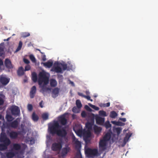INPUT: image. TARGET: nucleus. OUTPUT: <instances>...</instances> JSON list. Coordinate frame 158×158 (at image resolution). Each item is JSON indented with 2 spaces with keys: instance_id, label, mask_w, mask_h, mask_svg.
Masks as SVG:
<instances>
[{
  "instance_id": "obj_42",
  "label": "nucleus",
  "mask_w": 158,
  "mask_h": 158,
  "mask_svg": "<svg viewBox=\"0 0 158 158\" xmlns=\"http://www.w3.org/2000/svg\"><path fill=\"white\" fill-rule=\"evenodd\" d=\"M22 42L21 41H19V46L16 49V51H18L21 49L22 46Z\"/></svg>"
},
{
  "instance_id": "obj_29",
  "label": "nucleus",
  "mask_w": 158,
  "mask_h": 158,
  "mask_svg": "<svg viewBox=\"0 0 158 158\" xmlns=\"http://www.w3.org/2000/svg\"><path fill=\"white\" fill-rule=\"evenodd\" d=\"M93 123L90 122H87L85 124V127L88 129V130H90L92 129Z\"/></svg>"
},
{
  "instance_id": "obj_13",
  "label": "nucleus",
  "mask_w": 158,
  "mask_h": 158,
  "mask_svg": "<svg viewBox=\"0 0 158 158\" xmlns=\"http://www.w3.org/2000/svg\"><path fill=\"white\" fill-rule=\"evenodd\" d=\"M10 79L2 76H0V82L3 85H6L9 82Z\"/></svg>"
},
{
  "instance_id": "obj_3",
  "label": "nucleus",
  "mask_w": 158,
  "mask_h": 158,
  "mask_svg": "<svg viewBox=\"0 0 158 158\" xmlns=\"http://www.w3.org/2000/svg\"><path fill=\"white\" fill-rule=\"evenodd\" d=\"M0 142L9 146L11 143L10 140L7 137L5 133H1L0 137Z\"/></svg>"
},
{
  "instance_id": "obj_28",
  "label": "nucleus",
  "mask_w": 158,
  "mask_h": 158,
  "mask_svg": "<svg viewBox=\"0 0 158 158\" xmlns=\"http://www.w3.org/2000/svg\"><path fill=\"white\" fill-rule=\"evenodd\" d=\"M32 120L35 122L37 121L39 119V117L38 115L35 114V112H33L32 115Z\"/></svg>"
},
{
  "instance_id": "obj_12",
  "label": "nucleus",
  "mask_w": 158,
  "mask_h": 158,
  "mask_svg": "<svg viewBox=\"0 0 158 158\" xmlns=\"http://www.w3.org/2000/svg\"><path fill=\"white\" fill-rule=\"evenodd\" d=\"M96 123L98 124L102 125L105 121V118L101 117L98 115H96L95 116Z\"/></svg>"
},
{
  "instance_id": "obj_33",
  "label": "nucleus",
  "mask_w": 158,
  "mask_h": 158,
  "mask_svg": "<svg viewBox=\"0 0 158 158\" xmlns=\"http://www.w3.org/2000/svg\"><path fill=\"white\" fill-rule=\"evenodd\" d=\"M61 65L64 70H69V69H71L72 68V66H71V68H69V67L67 66V64H66L61 63Z\"/></svg>"
},
{
  "instance_id": "obj_64",
  "label": "nucleus",
  "mask_w": 158,
  "mask_h": 158,
  "mask_svg": "<svg viewBox=\"0 0 158 158\" xmlns=\"http://www.w3.org/2000/svg\"><path fill=\"white\" fill-rule=\"evenodd\" d=\"M70 83H71V84H72L74 86V83H73V81H71V82H70Z\"/></svg>"
},
{
  "instance_id": "obj_32",
  "label": "nucleus",
  "mask_w": 158,
  "mask_h": 158,
  "mask_svg": "<svg viewBox=\"0 0 158 158\" xmlns=\"http://www.w3.org/2000/svg\"><path fill=\"white\" fill-rule=\"evenodd\" d=\"M110 135L108 133H107L105 135L102 139L107 142L110 139Z\"/></svg>"
},
{
  "instance_id": "obj_51",
  "label": "nucleus",
  "mask_w": 158,
  "mask_h": 158,
  "mask_svg": "<svg viewBox=\"0 0 158 158\" xmlns=\"http://www.w3.org/2000/svg\"><path fill=\"white\" fill-rule=\"evenodd\" d=\"M30 69H31L30 66L29 65H26L25 67V71H28V70H30Z\"/></svg>"
},
{
  "instance_id": "obj_31",
  "label": "nucleus",
  "mask_w": 158,
  "mask_h": 158,
  "mask_svg": "<svg viewBox=\"0 0 158 158\" xmlns=\"http://www.w3.org/2000/svg\"><path fill=\"white\" fill-rule=\"evenodd\" d=\"M32 79L35 82H36L37 80V77L36 73L35 72L33 73L32 74Z\"/></svg>"
},
{
  "instance_id": "obj_34",
  "label": "nucleus",
  "mask_w": 158,
  "mask_h": 158,
  "mask_svg": "<svg viewBox=\"0 0 158 158\" xmlns=\"http://www.w3.org/2000/svg\"><path fill=\"white\" fill-rule=\"evenodd\" d=\"M17 72L19 75L22 76L23 75L24 72L23 71V69L22 67H21L19 68Z\"/></svg>"
},
{
  "instance_id": "obj_26",
  "label": "nucleus",
  "mask_w": 158,
  "mask_h": 158,
  "mask_svg": "<svg viewBox=\"0 0 158 158\" xmlns=\"http://www.w3.org/2000/svg\"><path fill=\"white\" fill-rule=\"evenodd\" d=\"M50 85L52 87L56 86L57 84L56 81L54 79H51L50 81Z\"/></svg>"
},
{
  "instance_id": "obj_57",
  "label": "nucleus",
  "mask_w": 158,
  "mask_h": 158,
  "mask_svg": "<svg viewBox=\"0 0 158 158\" xmlns=\"http://www.w3.org/2000/svg\"><path fill=\"white\" fill-rule=\"evenodd\" d=\"M77 94L78 95H79V96H81L83 98H85V95H84L82 93L78 92Z\"/></svg>"
},
{
  "instance_id": "obj_25",
  "label": "nucleus",
  "mask_w": 158,
  "mask_h": 158,
  "mask_svg": "<svg viewBox=\"0 0 158 158\" xmlns=\"http://www.w3.org/2000/svg\"><path fill=\"white\" fill-rule=\"evenodd\" d=\"M6 118L8 122H11L14 119L11 115L9 114H6Z\"/></svg>"
},
{
  "instance_id": "obj_18",
  "label": "nucleus",
  "mask_w": 158,
  "mask_h": 158,
  "mask_svg": "<svg viewBox=\"0 0 158 158\" xmlns=\"http://www.w3.org/2000/svg\"><path fill=\"white\" fill-rule=\"evenodd\" d=\"M19 133L16 131H12L9 133V136L11 139H16Z\"/></svg>"
},
{
  "instance_id": "obj_17",
  "label": "nucleus",
  "mask_w": 158,
  "mask_h": 158,
  "mask_svg": "<svg viewBox=\"0 0 158 158\" xmlns=\"http://www.w3.org/2000/svg\"><path fill=\"white\" fill-rule=\"evenodd\" d=\"M36 87L35 86H33L31 88L30 92V95L31 98H34L36 93Z\"/></svg>"
},
{
  "instance_id": "obj_43",
  "label": "nucleus",
  "mask_w": 158,
  "mask_h": 158,
  "mask_svg": "<svg viewBox=\"0 0 158 158\" xmlns=\"http://www.w3.org/2000/svg\"><path fill=\"white\" fill-rule=\"evenodd\" d=\"M29 57L30 60L33 62H35L36 61V59L34 56L32 55H31L29 56Z\"/></svg>"
},
{
  "instance_id": "obj_24",
  "label": "nucleus",
  "mask_w": 158,
  "mask_h": 158,
  "mask_svg": "<svg viewBox=\"0 0 158 158\" xmlns=\"http://www.w3.org/2000/svg\"><path fill=\"white\" fill-rule=\"evenodd\" d=\"M53 71L57 73H63L61 68L58 66L55 67L53 69Z\"/></svg>"
},
{
  "instance_id": "obj_44",
  "label": "nucleus",
  "mask_w": 158,
  "mask_h": 158,
  "mask_svg": "<svg viewBox=\"0 0 158 158\" xmlns=\"http://www.w3.org/2000/svg\"><path fill=\"white\" fill-rule=\"evenodd\" d=\"M115 130L117 135H118L120 133L122 129L120 127H118L115 129Z\"/></svg>"
},
{
  "instance_id": "obj_22",
  "label": "nucleus",
  "mask_w": 158,
  "mask_h": 158,
  "mask_svg": "<svg viewBox=\"0 0 158 158\" xmlns=\"http://www.w3.org/2000/svg\"><path fill=\"white\" fill-rule=\"evenodd\" d=\"M73 141L75 142V144H76V147H80L81 146V142L79 141L74 136L73 137Z\"/></svg>"
},
{
  "instance_id": "obj_1",
  "label": "nucleus",
  "mask_w": 158,
  "mask_h": 158,
  "mask_svg": "<svg viewBox=\"0 0 158 158\" xmlns=\"http://www.w3.org/2000/svg\"><path fill=\"white\" fill-rule=\"evenodd\" d=\"M49 77H47L45 73L44 72H41L39 74V78L38 82L39 85H41L43 83H44V85L41 87V90L43 92L47 91L49 89L44 85H47L48 83Z\"/></svg>"
},
{
  "instance_id": "obj_45",
  "label": "nucleus",
  "mask_w": 158,
  "mask_h": 158,
  "mask_svg": "<svg viewBox=\"0 0 158 158\" xmlns=\"http://www.w3.org/2000/svg\"><path fill=\"white\" fill-rule=\"evenodd\" d=\"M112 123L117 125L121 126L122 123L120 122H117L116 121H113L112 122Z\"/></svg>"
},
{
  "instance_id": "obj_7",
  "label": "nucleus",
  "mask_w": 158,
  "mask_h": 158,
  "mask_svg": "<svg viewBox=\"0 0 158 158\" xmlns=\"http://www.w3.org/2000/svg\"><path fill=\"white\" fill-rule=\"evenodd\" d=\"M10 110L12 115L15 116H19L20 114V110L18 106H12L10 107Z\"/></svg>"
},
{
  "instance_id": "obj_9",
  "label": "nucleus",
  "mask_w": 158,
  "mask_h": 158,
  "mask_svg": "<svg viewBox=\"0 0 158 158\" xmlns=\"http://www.w3.org/2000/svg\"><path fill=\"white\" fill-rule=\"evenodd\" d=\"M67 134V133L65 127H62L59 129L56 133L58 136L62 138H65Z\"/></svg>"
},
{
  "instance_id": "obj_37",
  "label": "nucleus",
  "mask_w": 158,
  "mask_h": 158,
  "mask_svg": "<svg viewBox=\"0 0 158 158\" xmlns=\"http://www.w3.org/2000/svg\"><path fill=\"white\" fill-rule=\"evenodd\" d=\"M99 114L100 116H103V117H106L107 116L106 113V112L103 110H101L99 111Z\"/></svg>"
},
{
  "instance_id": "obj_15",
  "label": "nucleus",
  "mask_w": 158,
  "mask_h": 158,
  "mask_svg": "<svg viewBox=\"0 0 158 158\" xmlns=\"http://www.w3.org/2000/svg\"><path fill=\"white\" fill-rule=\"evenodd\" d=\"M4 63L6 67L7 68L11 69L13 68L11 61L8 58H6L5 59Z\"/></svg>"
},
{
  "instance_id": "obj_36",
  "label": "nucleus",
  "mask_w": 158,
  "mask_h": 158,
  "mask_svg": "<svg viewBox=\"0 0 158 158\" xmlns=\"http://www.w3.org/2000/svg\"><path fill=\"white\" fill-rule=\"evenodd\" d=\"M76 103L77 108L80 109L82 105L79 100H77L76 101Z\"/></svg>"
},
{
  "instance_id": "obj_47",
  "label": "nucleus",
  "mask_w": 158,
  "mask_h": 158,
  "mask_svg": "<svg viewBox=\"0 0 158 158\" xmlns=\"http://www.w3.org/2000/svg\"><path fill=\"white\" fill-rule=\"evenodd\" d=\"M74 158H82L80 153V152L77 153Z\"/></svg>"
},
{
  "instance_id": "obj_58",
  "label": "nucleus",
  "mask_w": 158,
  "mask_h": 158,
  "mask_svg": "<svg viewBox=\"0 0 158 158\" xmlns=\"http://www.w3.org/2000/svg\"><path fill=\"white\" fill-rule=\"evenodd\" d=\"M120 120L123 122H125L126 121V119L125 118H120Z\"/></svg>"
},
{
  "instance_id": "obj_59",
  "label": "nucleus",
  "mask_w": 158,
  "mask_h": 158,
  "mask_svg": "<svg viewBox=\"0 0 158 158\" xmlns=\"http://www.w3.org/2000/svg\"><path fill=\"white\" fill-rule=\"evenodd\" d=\"M3 102H3V100L2 99L0 98V105L3 104Z\"/></svg>"
},
{
  "instance_id": "obj_21",
  "label": "nucleus",
  "mask_w": 158,
  "mask_h": 158,
  "mask_svg": "<svg viewBox=\"0 0 158 158\" xmlns=\"http://www.w3.org/2000/svg\"><path fill=\"white\" fill-rule=\"evenodd\" d=\"M42 63L43 64L44 66L48 68H50L52 66L53 63L52 62L49 60L46 62L43 63Z\"/></svg>"
},
{
  "instance_id": "obj_11",
  "label": "nucleus",
  "mask_w": 158,
  "mask_h": 158,
  "mask_svg": "<svg viewBox=\"0 0 158 158\" xmlns=\"http://www.w3.org/2000/svg\"><path fill=\"white\" fill-rule=\"evenodd\" d=\"M70 148L68 146L66 145L65 147L61 149L60 152L61 156L63 157L65 156L70 152Z\"/></svg>"
},
{
  "instance_id": "obj_10",
  "label": "nucleus",
  "mask_w": 158,
  "mask_h": 158,
  "mask_svg": "<svg viewBox=\"0 0 158 158\" xmlns=\"http://www.w3.org/2000/svg\"><path fill=\"white\" fill-rule=\"evenodd\" d=\"M73 130L78 136L80 137H81L82 135L83 136L85 130H83L82 127H80L79 128L74 127L73 128Z\"/></svg>"
},
{
  "instance_id": "obj_54",
  "label": "nucleus",
  "mask_w": 158,
  "mask_h": 158,
  "mask_svg": "<svg viewBox=\"0 0 158 158\" xmlns=\"http://www.w3.org/2000/svg\"><path fill=\"white\" fill-rule=\"evenodd\" d=\"M23 61L26 64H29L30 63V61L27 59L26 58L23 59Z\"/></svg>"
},
{
  "instance_id": "obj_4",
  "label": "nucleus",
  "mask_w": 158,
  "mask_h": 158,
  "mask_svg": "<svg viewBox=\"0 0 158 158\" xmlns=\"http://www.w3.org/2000/svg\"><path fill=\"white\" fill-rule=\"evenodd\" d=\"M61 127L59 123L56 121L54 122L52 126L50 127V133L53 134H56V132L59 130V129Z\"/></svg>"
},
{
  "instance_id": "obj_46",
  "label": "nucleus",
  "mask_w": 158,
  "mask_h": 158,
  "mask_svg": "<svg viewBox=\"0 0 158 158\" xmlns=\"http://www.w3.org/2000/svg\"><path fill=\"white\" fill-rule=\"evenodd\" d=\"M0 155L1 158H5L6 157V152L2 153L0 152Z\"/></svg>"
},
{
  "instance_id": "obj_16",
  "label": "nucleus",
  "mask_w": 158,
  "mask_h": 158,
  "mask_svg": "<svg viewBox=\"0 0 158 158\" xmlns=\"http://www.w3.org/2000/svg\"><path fill=\"white\" fill-rule=\"evenodd\" d=\"M60 91V89L58 87H56L52 89V96L53 98H55L58 95Z\"/></svg>"
},
{
  "instance_id": "obj_2",
  "label": "nucleus",
  "mask_w": 158,
  "mask_h": 158,
  "mask_svg": "<svg viewBox=\"0 0 158 158\" xmlns=\"http://www.w3.org/2000/svg\"><path fill=\"white\" fill-rule=\"evenodd\" d=\"M85 152L87 156L89 157H93L97 156L98 154V150L96 149L88 148L85 150Z\"/></svg>"
},
{
  "instance_id": "obj_40",
  "label": "nucleus",
  "mask_w": 158,
  "mask_h": 158,
  "mask_svg": "<svg viewBox=\"0 0 158 158\" xmlns=\"http://www.w3.org/2000/svg\"><path fill=\"white\" fill-rule=\"evenodd\" d=\"M43 119L44 120H46L48 118V115L47 113H44L42 115Z\"/></svg>"
},
{
  "instance_id": "obj_27",
  "label": "nucleus",
  "mask_w": 158,
  "mask_h": 158,
  "mask_svg": "<svg viewBox=\"0 0 158 158\" xmlns=\"http://www.w3.org/2000/svg\"><path fill=\"white\" fill-rule=\"evenodd\" d=\"M118 116V114L116 112L114 111H112L110 112V117L112 118H115Z\"/></svg>"
},
{
  "instance_id": "obj_62",
  "label": "nucleus",
  "mask_w": 158,
  "mask_h": 158,
  "mask_svg": "<svg viewBox=\"0 0 158 158\" xmlns=\"http://www.w3.org/2000/svg\"><path fill=\"white\" fill-rule=\"evenodd\" d=\"M131 136V135H128L127 134L126 135V137L125 138L128 137V138H129Z\"/></svg>"
},
{
  "instance_id": "obj_55",
  "label": "nucleus",
  "mask_w": 158,
  "mask_h": 158,
  "mask_svg": "<svg viewBox=\"0 0 158 158\" xmlns=\"http://www.w3.org/2000/svg\"><path fill=\"white\" fill-rule=\"evenodd\" d=\"M84 98L87 99L88 100H90L91 102L93 101V100L90 99V97L89 96L85 95Z\"/></svg>"
},
{
  "instance_id": "obj_41",
  "label": "nucleus",
  "mask_w": 158,
  "mask_h": 158,
  "mask_svg": "<svg viewBox=\"0 0 158 158\" xmlns=\"http://www.w3.org/2000/svg\"><path fill=\"white\" fill-rule=\"evenodd\" d=\"M88 105H89V106H90L93 109H94V110H98L99 109V108L98 107H97L96 106H95V105H92V104H91V103H89L88 104Z\"/></svg>"
},
{
  "instance_id": "obj_61",
  "label": "nucleus",
  "mask_w": 158,
  "mask_h": 158,
  "mask_svg": "<svg viewBox=\"0 0 158 158\" xmlns=\"http://www.w3.org/2000/svg\"><path fill=\"white\" fill-rule=\"evenodd\" d=\"M58 78H63V76L61 75H58Z\"/></svg>"
},
{
  "instance_id": "obj_63",
  "label": "nucleus",
  "mask_w": 158,
  "mask_h": 158,
  "mask_svg": "<svg viewBox=\"0 0 158 158\" xmlns=\"http://www.w3.org/2000/svg\"><path fill=\"white\" fill-rule=\"evenodd\" d=\"M10 38L9 37V38H8L7 39H4L3 40L4 41H8L10 40Z\"/></svg>"
},
{
  "instance_id": "obj_20",
  "label": "nucleus",
  "mask_w": 158,
  "mask_h": 158,
  "mask_svg": "<svg viewBox=\"0 0 158 158\" xmlns=\"http://www.w3.org/2000/svg\"><path fill=\"white\" fill-rule=\"evenodd\" d=\"M21 148V146L20 144L18 143H14L12 149L17 151L20 150Z\"/></svg>"
},
{
  "instance_id": "obj_52",
  "label": "nucleus",
  "mask_w": 158,
  "mask_h": 158,
  "mask_svg": "<svg viewBox=\"0 0 158 158\" xmlns=\"http://www.w3.org/2000/svg\"><path fill=\"white\" fill-rule=\"evenodd\" d=\"M28 109L29 111H31L33 109V107L31 104H29L28 106Z\"/></svg>"
},
{
  "instance_id": "obj_14",
  "label": "nucleus",
  "mask_w": 158,
  "mask_h": 158,
  "mask_svg": "<svg viewBox=\"0 0 158 158\" xmlns=\"http://www.w3.org/2000/svg\"><path fill=\"white\" fill-rule=\"evenodd\" d=\"M107 142L103 139L100 140L99 143V147L100 149L104 150L106 149Z\"/></svg>"
},
{
  "instance_id": "obj_35",
  "label": "nucleus",
  "mask_w": 158,
  "mask_h": 158,
  "mask_svg": "<svg viewBox=\"0 0 158 158\" xmlns=\"http://www.w3.org/2000/svg\"><path fill=\"white\" fill-rule=\"evenodd\" d=\"M90 135L91 133L90 130H87V131H86L85 130L83 135L84 136H85L87 137H89L90 136Z\"/></svg>"
},
{
  "instance_id": "obj_48",
  "label": "nucleus",
  "mask_w": 158,
  "mask_h": 158,
  "mask_svg": "<svg viewBox=\"0 0 158 158\" xmlns=\"http://www.w3.org/2000/svg\"><path fill=\"white\" fill-rule=\"evenodd\" d=\"M85 108L87 111H91L92 110V109L87 105H86L85 106Z\"/></svg>"
},
{
  "instance_id": "obj_8",
  "label": "nucleus",
  "mask_w": 158,
  "mask_h": 158,
  "mask_svg": "<svg viewBox=\"0 0 158 158\" xmlns=\"http://www.w3.org/2000/svg\"><path fill=\"white\" fill-rule=\"evenodd\" d=\"M67 113H64V114L59 116L58 118V121L59 124L60 123L62 125L64 126L67 123V120L66 118V115Z\"/></svg>"
},
{
  "instance_id": "obj_50",
  "label": "nucleus",
  "mask_w": 158,
  "mask_h": 158,
  "mask_svg": "<svg viewBox=\"0 0 158 158\" xmlns=\"http://www.w3.org/2000/svg\"><path fill=\"white\" fill-rule=\"evenodd\" d=\"M110 103L107 102L106 103L103 104L102 105V106H103L104 107H109L110 106Z\"/></svg>"
},
{
  "instance_id": "obj_60",
  "label": "nucleus",
  "mask_w": 158,
  "mask_h": 158,
  "mask_svg": "<svg viewBox=\"0 0 158 158\" xmlns=\"http://www.w3.org/2000/svg\"><path fill=\"white\" fill-rule=\"evenodd\" d=\"M42 60L43 61H45L46 59L45 56H44L42 58Z\"/></svg>"
},
{
  "instance_id": "obj_56",
  "label": "nucleus",
  "mask_w": 158,
  "mask_h": 158,
  "mask_svg": "<svg viewBox=\"0 0 158 158\" xmlns=\"http://www.w3.org/2000/svg\"><path fill=\"white\" fill-rule=\"evenodd\" d=\"M39 106L41 108H43V101H41L39 103Z\"/></svg>"
},
{
  "instance_id": "obj_49",
  "label": "nucleus",
  "mask_w": 158,
  "mask_h": 158,
  "mask_svg": "<svg viewBox=\"0 0 158 158\" xmlns=\"http://www.w3.org/2000/svg\"><path fill=\"white\" fill-rule=\"evenodd\" d=\"M77 108V107L75 106L72 109L74 113H78V111Z\"/></svg>"
},
{
  "instance_id": "obj_30",
  "label": "nucleus",
  "mask_w": 158,
  "mask_h": 158,
  "mask_svg": "<svg viewBox=\"0 0 158 158\" xmlns=\"http://www.w3.org/2000/svg\"><path fill=\"white\" fill-rule=\"evenodd\" d=\"M8 146L4 143H0V150L4 151L6 150Z\"/></svg>"
},
{
  "instance_id": "obj_19",
  "label": "nucleus",
  "mask_w": 158,
  "mask_h": 158,
  "mask_svg": "<svg viewBox=\"0 0 158 158\" xmlns=\"http://www.w3.org/2000/svg\"><path fill=\"white\" fill-rule=\"evenodd\" d=\"M93 129L95 134L97 135H98L99 134L102 130L101 127H98L96 125L94 126Z\"/></svg>"
},
{
  "instance_id": "obj_23",
  "label": "nucleus",
  "mask_w": 158,
  "mask_h": 158,
  "mask_svg": "<svg viewBox=\"0 0 158 158\" xmlns=\"http://www.w3.org/2000/svg\"><path fill=\"white\" fill-rule=\"evenodd\" d=\"M15 155V153L13 152H6V157L7 158H12Z\"/></svg>"
},
{
  "instance_id": "obj_38",
  "label": "nucleus",
  "mask_w": 158,
  "mask_h": 158,
  "mask_svg": "<svg viewBox=\"0 0 158 158\" xmlns=\"http://www.w3.org/2000/svg\"><path fill=\"white\" fill-rule=\"evenodd\" d=\"M104 126L106 129H108L111 127V125L109 121H107L105 123Z\"/></svg>"
},
{
  "instance_id": "obj_6",
  "label": "nucleus",
  "mask_w": 158,
  "mask_h": 158,
  "mask_svg": "<svg viewBox=\"0 0 158 158\" xmlns=\"http://www.w3.org/2000/svg\"><path fill=\"white\" fill-rule=\"evenodd\" d=\"M17 119L10 123L8 124L7 123H3V127L6 128H8L9 127H11L15 129L17 128L19 125V123L17 120Z\"/></svg>"
},
{
  "instance_id": "obj_39",
  "label": "nucleus",
  "mask_w": 158,
  "mask_h": 158,
  "mask_svg": "<svg viewBox=\"0 0 158 158\" xmlns=\"http://www.w3.org/2000/svg\"><path fill=\"white\" fill-rule=\"evenodd\" d=\"M22 36L23 38H26L30 35V33L28 32H23L22 34Z\"/></svg>"
},
{
  "instance_id": "obj_5",
  "label": "nucleus",
  "mask_w": 158,
  "mask_h": 158,
  "mask_svg": "<svg viewBox=\"0 0 158 158\" xmlns=\"http://www.w3.org/2000/svg\"><path fill=\"white\" fill-rule=\"evenodd\" d=\"M62 146V142L61 140L60 142L53 143L52 145L51 149L54 151H59L61 149Z\"/></svg>"
},
{
  "instance_id": "obj_53",
  "label": "nucleus",
  "mask_w": 158,
  "mask_h": 158,
  "mask_svg": "<svg viewBox=\"0 0 158 158\" xmlns=\"http://www.w3.org/2000/svg\"><path fill=\"white\" fill-rule=\"evenodd\" d=\"M81 116L82 117H85L86 116V112L84 111H82L81 113Z\"/></svg>"
}]
</instances>
